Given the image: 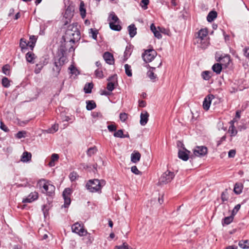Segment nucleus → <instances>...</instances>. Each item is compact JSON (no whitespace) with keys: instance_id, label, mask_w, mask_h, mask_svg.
<instances>
[{"instance_id":"8fccbe9b","label":"nucleus","mask_w":249,"mask_h":249,"mask_svg":"<svg viewBox=\"0 0 249 249\" xmlns=\"http://www.w3.org/2000/svg\"><path fill=\"white\" fill-rule=\"evenodd\" d=\"M107 129L109 132H112L116 131L117 127L115 125L112 124L107 126Z\"/></svg>"},{"instance_id":"9d476101","label":"nucleus","mask_w":249,"mask_h":249,"mask_svg":"<svg viewBox=\"0 0 249 249\" xmlns=\"http://www.w3.org/2000/svg\"><path fill=\"white\" fill-rule=\"evenodd\" d=\"M190 151L186 149L184 146L182 149H179L178 151V157L183 161H187L190 158Z\"/></svg>"},{"instance_id":"423d86ee","label":"nucleus","mask_w":249,"mask_h":249,"mask_svg":"<svg viewBox=\"0 0 249 249\" xmlns=\"http://www.w3.org/2000/svg\"><path fill=\"white\" fill-rule=\"evenodd\" d=\"M66 60V57L63 55H62L59 57H56L54 59V63L55 68L53 69V71H56L57 73H59L60 71L61 66L65 64Z\"/></svg>"},{"instance_id":"a18cd8bd","label":"nucleus","mask_w":249,"mask_h":249,"mask_svg":"<svg viewBox=\"0 0 249 249\" xmlns=\"http://www.w3.org/2000/svg\"><path fill=\"white\" fill-rule=\"evenodd\" d=\"M78 177L77 173L75 172H72L70 173L69 178L71 181L75 180Z\"/></svg>"},{"instance_id":"1a4fd4ad","label":"nucleus","mask_w":249,"mask_h":249,"mask_svg":"<svg viewBox=\"0 0 249 249\" xmlns=\"http://www.w3.org/2000/svg\"><path fill=\"white\" fill-rule=\"evenodd\" d=\"M174 176L173 172L167 171L162 175L160 178V181L163 183H167L173 179Z\"/></svg>"},{"instance_id":"ddd939ff","label":"nucleus","mask_w":249,"mask_h":249,"mask_svg":"<svg viewBox=\"0 0 249 249\" xmlns=\"http://www.w3.org/2000/svg\"><path fill=\"white\" fill-rule=\"evenodd\" d=\"M214 96L213 94L208 95L205 98L203 102V107L205 110H208L210 107L212 99H214Z\"/></svg>"},{"instance_id":"3c124183","label":"nucleus","mask_w":249,"mask_h":249,"mask_svg":"<svg viewBox=\"0 0 249 249\" xmlns=\"http://www.w3.org/2000/svg\"><path fill=\"white\" fill-rule=\"evenodd\" d=\"M131 170L132 173L136 175L140 174V171L138 169L137 167L136 166H133L131 168Z\"/></svg>"},{"instance_id":"f704fd0d","label":"nucleus","mask_w":249,"mask_h":249,"mask_svg":"<svg viewBox=\"0 0 249 249\" xmlns=\"http://www.w3.org/2000/svg\"><path fill=\"white\" fill-rule=\"evenodd\" d=\"M45 65H46V64H45V62H44L43 63H39L37 64L36 65V68L35 69V71H34L35 73H36V74L39 73L40 72L42 69L43 68V66Z\"/></svg>"},{"instance_id":"e433bc0d","label":"nucleus","mask_w":249,"mask_h":249,"mask_svg":"<svg viewBox=\"0 0 249 249\" xmlns=\"http://www.w3.org/2000/svg\"><path fill=\"white\" fill-rule=\"evenodd\" d=\"M211 72L209 71H204L201 73L202 78L205 80H209L211 77Z\"/></svg>"},{"instance_id":"9b49d317","label":"nucleus","mask_w":249,"mask_h":249,"mask_svg":"<svg viewBox=\"0 0 249 249\" xmlns=\"http://www.w3.org/2000/svg\"><path fill=\"white\" fill-rule=\"evenodd\" d=\"M108 83L107 84V89L109 91H112L114 89V86L117 83V76L115 74L107 79Z\"/></svg>"},{"instance_id":"72a5a7b5","label":"nucleus","mask_w":249,"mask_h":249,"mask_svg":"<svg viewBox=\"0 0 249 249\" xmlns=\"http://www.w3.org/2000/svg\"><path fill=\"white\" fill-rule=\"evenodd\" d=\"M233 216H234L231 214V215L225 217L222 221V224H230L233 221Z\"/></svg>"},{"instance_id":"338daca9","label":"nucleus","mask_w":249,"mask_h":249,"mask_svg":"<svg viewBox=\"0 0 249 249\" xmlns=\"http://www.w3.org/2000/svg\"><path fill=\"white\" fill-rule=\"evenodd\" d=\"M28 44H28V47L29 46L30 47V48L31 49V50H33L35 46V43L28 42Z\"/></svg>"},{"instance_id":"4468645a","label":"nucleus","mask_w":249,"mask_h":249,"mask_svg":"<svg viewBox=\"0 0 249 249\" xmlns=\"http://www.w3.org/2000/svg\"><path fill=\"white\" fill-rule=\"evenodd\" d=\"M38 195L36 192H34L30 193L25 198L23 199V203H31L38 198Z\"/></svg>"},{"instance_id":"a878e982","label":"nucleus","mask_w":249,"mask_h":249,"mask_svg":"<svg viewBox=\"0 0 249 249\" xmlns=\"http://www.w3.org/2000/svg\"><path fill=\"white\" fill-rule=\"evenodd\" d=\"M86 104V108L88 110H91L96 107V105L93 100L87 101Z\"/></svg>"},{"instance_id":"6e6552de","label":"nucleus","mask_w":249,"mask_h":249,"mask_svg":"<svg viewBox=\"0 0 249 249\" xmlns=\"http://www.w3.org/2000/svg\"><path fill=\"white\" fill-rule=\"evenodd\" d=\"M72 231L80 236H84L87 233V231L85 230L82 224L77 222L74 224L71 227Z\"/></svg>"},{"instance_id":"0e129e2a","label":"nucleus","mask_w":249,"mask_h":249,"mask_svg":"<svg viewBox=\"0 0 249 249\" xmlns=\"http://www.w3.org/2000/svg\"><path fill=\"white\" fill-rule=\"evenodd\" d=\"M29 120L18 121V122L19 124L21 126H23L24 125L27 124Z\"/></svg>"},{"instance_id":"bf43d9fd","label":"nucleus","mask_w":249,"mask_h":249,"mask_svg":"<svg viewBox=\"0 0 249 249\" xmlns=\"http://www.w3.org/2000/svg\"><path fill=\"white\" fill-rule=\"evenodd\" d=\"M69 69L70 70L71 73V74H76L77 70L73 65H71V66L69 68Z\"/></svg>"},{"instance_id":"2f4dec72","label":"nucleus","mask_w":249,"mask_h":249,"mask_svg":"<svg viewBox=\"0 0 249 249\" xmlns=\"http://www.w3.org/2000/svg\"><path fill=\"white\" fill-rule=\"evenodd\" d=\"M222 65L219 63L214 64L212 67L213 71L216 74H219L222 70Z\"/></svg>"},{"instance_id":"aec40b11","label":"nucleus","mask_w":249,"mask_h":249,"mask_svg":"<svg viewBox=\"0 0 249 249\" xmlns=\"http://www.w3.org/2000/svg\"><path fill=\"white\" fill-rule=\"evenodd\" d=\"M32 154L30 152H24L21 156V161L23 162H27L31 160Z\"/></svg>"},{"instance_id":"a19ab883","label":"nucleus","mask_w":249,"mask_h":249,"mask_svg":"<svg viewBox=\"0 0 249 249\" xmlns=\"http://www.w3.org/2000/svg\"><path fill=\"white\" fill-rule=\"evenodd\" d=\"M2 72L4 74L6 75H9L10 72V66L8 65H5L2 67Z\"/></svg>"},{"instance_id":"052dcab7","label":"nucleus","mask_w":249,"mask_h":249,"mask_svg":"<svg viewBox=\"0 0 249 249\" xmlns=\"http://www.w3.org/2000/svg\"><path fill=\"white\" fill-rule=\"evenodd\" d=\"M235 155V150L232 149L230 150L228 152V156L230 158H233Z\"/></svg>"},{"instance_id":"393cba45","label":"nucleus","mask_w":249,"mask_h":249,"mask_svg":"<svg viewBox=\"0 0 249 249\" xmlns=\"http://www.w3.org/2000/svg\"><path fill=\"white\" fill-rule=\"evenodd\" d=\"M243 188L242 184L240 183H236L234 185V192L236 194H240Z\"/></svg>"},{"instance_id":"0eeeda50","label":"nucleus","mask_w":249,"mask_h":249,"mask_svg":"<svg viewBox=\"0 0 249 249\" xmlns=\"http://www.w3.org/2000/svg\"><path fill=\"white\" fill-rule=\"evenodd\" d=\"M72 193V190L70 188H66L63 192V197L64 200V207H68L71 204V195Z\"/></svg>"},{"instance_id":"c756f323","label":"nucleus","mask_w":249,"mask_h":249,"mask_svg":"<svg viewBox=\"0 0 249 249\" xmlns=\"http://www.w3.org/2000/svg\"><path fill=\"white\" fill-rule=\"evenodd\" d=\"M58 130V124H55L52 126L51 127L45 130V131L47 133L53 134Z\"/></svg>"},{"instance_id":"2eb2a0df","label":"nucleus","mask_w":249,"mask_h":249,"mask_svg":"<svg viewBox=\"0 0 249 249\" xmlns=\"http://www.w3.org/2000/svg\"><path fill=\"white\" fill-rule=\"evenodd\" d=\"M38 184H39L40 188H42L43 189V190H42V192L43 193H45L49 189V186L52 185L49 181H46L45 179L40 180L38 181Z\"/></svg>"},{"instance_id":"4c0bfd02","label":"nucleus","mask_w":249,"mask_h":249,"mask_svg":"<svg viewBox=\"0 0 249 249\" xmlns=\"http://www.w3.org/2000/svg\"><path fill=\"white\" fill-rule=\"evenodd\" d=\"M124 69L126 74L129 77L132 76V73L131 71V66L128 64H125Z\"/></svg>"},{"instance_id":"39448f33","label":"nucleus","mask_w":249,"mask_h":249,"mask_svg":"<svg viewBox=\"0 0 249 249\" xmlns=\"http://www.w3.org/2000/svg\"><path fill=\"white\" fill-rule=\"evenodd\" d=\"M157 52L153 49L146 50L142 55V57L144 62L149 63L151 62L157 55Z\"/></svg>"},{"instance_id":"e2e57ef3","label":"nucleus","mask_w":249,"mask_h":249,"mask_svg":"<svg viewBox=\"0 0 249 249\" xmlns=\"http://www.w3.org/2000/svg\"><path fill=\"white\" fill-rule=\"evenodd\" d=\"M37 38L35 36H32L30 37V42L35 43H36Z\"/></svg>"},{"instance_id":"09e8293b","label":"nucleus","mask_w":249,"mask_h":249,"mask_svg":"<svg viewBox=\"0 0 249 249\" xmlns=\"http://www.w3.org/2000/svg\"><path fill=\"white\" fill-rule=\"evenodd\" d=\"M95 74L98 78H102L103 77L102 71L99 69L95 71Z\"/></svg>"},{"instance_id":"69168bd1","label":"nucleus","mask_w":249,"mask_h":249,"mask_svg":"<svg viewBox=\"0 0 249 249\" xmlns=\"http://www.w3.org/2000/svg\"><path fill=\"white\" fill-rule=\"evenodd\" d=\"M62 120L63 122H64V121L68 122V121H70L71 120V119L69 116H65L62 118Z\"/></svg>"},{"instance_id":"b1692460","label":"nucleus","mask_w":249,"mask_h":249,"mask_svg":"<svg viewBox=\"0 0 249 249\" xmlns=\"http://www.w3.org/2000/svg\"><path fill=\"white\" fill-rule=\"evenodd\" d=\"M28 42L24 38H21L20 40L19 46L21 48V50L22 52H25L27 49Z\"/></svg>"},{"instance_id":"774afa93","label":"nucleus","mask_w":249,"mask_h":249,"mask_svg":"<svg viewBox=\"0 0 249 249\" xmlns=\"http://www.w3.org/2000/svg\"><path fill=\"white\" fill-rule=\"evenodd\" d=\"M240 113L241 112L239 110L236 111V115H235V120L237 121L236 119H239L240 118Z\"/></svg>"},{"instance_id":"20e7f679","label":"nucleus","mask_w":249,"mask_h":249,"mask_svg":"<svg viewBox=\"0 0 249 249\" xmlns=\"http://www.w3.org/2000/svg\"><path fill=\"white\" fill-rule=\"evenodd\" d=\"M207 153V148L204 146H196L193 150V154L190 155V159L195 157H203Z\"/></svg>"},{"instance_id":"de8ad7c7","label":"nucleus","mask_w":249,"mask_h":249,"mask_svg":"<svg viewBox=\"0 0 249 249\" xmlns=\"http://www.w3.org/2000/svg\"><path fill=\"white\" fill-rule=\"evenodd\" d=\"M127 119V114L125 113H121L120 114V119L123 122H124Z\"/></svg>"},{"instance_id":"7c9ffc66","label":"nucleus","mask_w":249,"mask_h":249,"mask_svg":"<svg viewBox=\"0 0 249 249\" xmlns=\"http://www.w3.org/2000/svg\"><path fill=\"white\" fill-rule=\"evenodd\" d=\"M79 10L82 18H84L86 16V10L83 1L80 2Z\"/></svg>"},{"instance_id":"412c9836","label":"nucleus","mask_w":249,"mask_h":249,"mask_svg":"<svg viewBox=\"0 0 249 249\" xmlns=\"http://www.w3.org/2000/svg\"><path fill=\"white\" fill-rule=\"evenodd\" d=\"M155 69V67H150V70L147 72V76L153 82L157 77V75L153 72V70Z\"/></svg>"},{"instance_id":"79ce46f5","label":"nucleus","mask_w":249,"mask_h":249,"mask_svg":"<svg viewBox=\"0 0 249 249\" xmlns=\"http://www.w3.org/2000/svg\"><path fill=\"white\" fill-rule=\"evenodd\" d=\"M97 151V149L95 147H90L87 150V153L89 156H91Z\"/></svg>"},{"instance_id":"49530a36","label":"nucleus","mask_w":249,"mask_h":249,"mask_svg":"<svg viewBox=\"0 0 249 249\" xmlns=\"http://www.w3.org/2000/svg\"><path fill=\"white\" fill-rule=\"evenodd\" d=\"M241 207V205L238 204L236 205L233 208V209L232 211L231 214L233 216H234L237 213V212L239 211Z\"/></svg>"},{"instance_id":"864d4df0","label":"nucleus","mask_w":249,"mask_h":249,"mask_svg":"<svg viewBox=\"0 0 249 249\" xmlns=\"http://www.w3.org/2000/svg\"><path fill=\"white\" fill-rule=\"evenodd\" d=\"M115 249H129V248L128 245L124 243L122 245L116 246Z\"/></svg>"},{"instance_id":"dca6fc26","label":"nucleus","mask_w":249,"mask_h":249,"mask_svg":"<svg viewBox=\"0 0 249 249\" xmlns=\"http://www.w3.org/2000/svg\"><path fill=\"white\" fill-rule=\"evenodd\" d=\"M149 114L146 111H143L140 115V124L144 126L145 125L148 120Z\"/></svg>"},{"instance_id":"603ef678","label":"nucleus","mask_w":249,"mask_h":249,"mask_svg":"<svg viewBox=\"0 0 249 249\" xmlns=\"http://www.w3.org/2000/svg\"><path fill=\"white\" fill-rule=\"evenodd\" d=\"M0 128L1 130L5 132H7L9 131V129L8 128V127L1 121L0 122Z\"/></svg>"},{"instance_id":"5fc2aeb1","label":"nucleus","mask_w":249,"mask_h":249,"mask_svg":"<svg viewBox=\"0 0 249 249\" xmlns=\"http://www.w3.org/2000/svg\"><path fill=\"white\" fill-rule=\"evenodd\" d=\"M90 33L92 34V38L96 40L98 31L97 30H93L92 29H90Z\"/></svg>"},{"instance_id":"6e6d98bb","label":"nucleus","mask_w":249,"mask_h":249,"mask_svg":"<svg viewBox=\"0 0 249 249\" xmlns=\"http://www.w3.org/2000/svg\"><path fill=\"white\" fill-rule=\"evenodd\" d=\"M59 159V155L57 154H53L51 156V160L55 162Z\"/></svg>"},{"instance_id":"bb28decb","label":"nucleus","mask_w":249,"mask_h":249,"mask_svg":"<svg viewBox=\"0 0 249 249\" xmlns=\"http://www.w3.org/2000/svg\"><path fill=\"white\" fill-rule=\"evenodd\" d=\"M217 17V13L214 11H211L207 17V20L208 22H212Z\"/></svg>"},{"instance_id":"f8f14e48","label":"nucleus","mask_w":249,"mask_h":249,"mask_svg":"<svg viewBox=\"0 0 249 249\" xmlns=\"http://www.w3.org/2000/svg\"><path fill=\"white\" fill-rule=\"evenodd\" d=\"M73 9L72 6H69L66 8L65 12L64 15V18H65L67 20L65 21V24H67L70 21L71 19L73 16Z\"/></svg>"},{"instance_id":"473e14b6","label":"nucleus","mask_w":249,"mask_h":249,"mask_svg":"<svg viewBox=\"0 0 249 249\" xmlns=\"http://www.w3.org/2000/svg\"><path fill=\"white\" fill-rule=\"evenodd\" d=\"M93 88V84L91 83H88L86 84L84 88V90L86 93H90L91 92L92 89Z\"/></svg>"},{"instance_id":"f03ea898","label":"nucleus","mask_w":249,"mask_h":249,"mask_svg":"<svg viewBox=\"0 0 249 249\" xmlns=\"http://www.w3.org/2000/svg\"><path fill=\"white\" fill-rule=\"evenodd\" d=\"M196 42L199 44L198 46L202 49H205L209 45V42L207 39L208 31L206 29H200L197 33Z\"/></svg>"},{"instance_id":"6ab92c4d","label":"nucleus","mask_w":249,"mask_h":249,"mask_svg":"<svg viewBox=\"0 0 249 249\" xmlns=\"http://www.w3.org/2000/svg\"><path fill=\"white\" fill-rule=\"evenodd\" d=\"M129 35L131 38L133 37L137 34V28L135 24H131L127 27Z\"/></svg>"},{"instance_id":"c85d7f7f","label":"nucleus","mask_w":249,"mask_h":249,"mask_svg":"<svg viewBox=\"0 0 249 249\" xmlns=\"http://www.w3.org/2000/svg\"><path fill=\"white\" fill-rule=\"evenodd\" d=\"M35 58V55L32 52H28L26 54V60L31 63H34L33 60Z\"/></svg>"},{"instance_id":"7ed1b4c3","label":"nucleus","mask_w":249,"mask_h":249,"mask_svg":"<svg viewBox=\"0 0 249 249\" xmlns=\"http://www.w3.org/2000/svg\"><path fill=\"white\" fill-rule=\"evenodd\" d=\"M110 28L114 31H120L122 27L120 25V19L114 12L110 13L107 18Z\"/></svg>"},{"instance_id":"4d7b16f0","label":"nucleus","mask_w":249,"mask_h":249,"mask_svg":"<svg viewBox=\"0 0 249 249\" xmlns=\"http://www.w3.org/2000/svg\"><path fill=\"white\" fill-rule=\"evenodd\" d=\"M221 198L223 202L227 201L228 199L227 193L226 192H223L221 194Z\"/></svg>"},{"instance_id":"4be33fe9","label":"nucleus","mask_w":249,"mask_h":249,"mask_svg":"<svg viewBox=\"0 0 249 249\" xmlns=\"http://www.w3.org/2000/svg\"><path fill=\"white\" fill-rule=\"evenodd\" d=\"M141 158V154L139 152L133 153L131 155V160L133 163L138 162Z\"/></svg>"},{"instance_id":"cd10ccee","label":"nucleus","mask_w":249,"mask_h":249,"mask_svg":"<svg viewBox=\"0 0 249 249\" xmlns=\"http://www.w3.org/2000/svg\"><path fill=\"white\" fill-rule=\"evenodd\" d=\"M238 245L242 249H249V240H241L239 242Z\"/></svg>"},{"instance_id":"13d9d810","label":"nucleus","mask_w":249,"mask_h":249,"mask_svg":"<svg viewBox=\"0 0 249 249\" xmlns=\"http://www.w3.org/2000/svg\"><path fill=\"white\" fill-rule=\"evenodd\" d=\"M130 54H131L130 48L127 46L126 47L125 51L124 53V57H126L127 58V57L128 56H129L130 55Z\"/></svg>"},{"instance_id":"680f3d73","label":"nucleus","mask_w":249,"mask_h":249,"mask_svg":"<svg viewBox=\"0 0 249 249\" xmlns=\"http://www.w3.org/2000/svg\"><path fill=\"white\" fill-rule=\"evenodd\" d=\"M243 51L245 56L249 59V48H244Z\"/></svg>"},{"instance_id":"ea45409f","label":"nucleus","mask_w":249,"mask_h":249,"mask_svg":"<svg viewBox=\"0 0 249 249\" xmlns=\"http://www.w3.org/2000/svg\"><path fill=\"white\" fill-rule=\"evenodd\" d=\"M113 136L116 138H122V137H124L123 130L122 129H119L117 131H115L113 134Z\"/></svg>"},{"instance_id":"a211bd4d","label":"nucleus","mask_w":249,"mask_h":249,"mask_svg":"<svg viewBox=\"0 0 249 249\" xmlns=\"http://www.w3.org/2000/svg\"><path fill=\"white\" fill-rule=\"evenodd\" d=\"M235 122H236L235 119H233L230 122L231 125L229 128V132L231 137L235 136L237 133V131L234 126V123Z\"/></svg>"},{"instance_id":"f3484780","label":"nucleus","mask_w":249,"mask_h":249,"mask_svg":"<svg viewBox=\"0 0 249 249\" xmlns=\"http://www.w3.org/2000/svg\"><path fill=\"white\" fill-rule=\"evenodd\" d=\"M103 58L106 63L109 65L112 64L114 62L113 55L108 52H105L104 53Z\"/></svg>"},{"instance_id":"58836bf2","label":"nucleus","mask_w":249,"mask_h":249,"mask_svg":"<svg viewBox=\"0 0 249 249\" xmlns=\"http://www.w3.org/2000/svg\"><path fill=\"white\" fill-rule=\"evenodd\" d=\"M1 82L2 86L5 88H8L10 86V81L7 77H3Z\"/></svg>"},{"instance_id":"37998d69","label":"nucleus","mask_w":249,"mask_h":249,"mask_svg":"<svg viewBox=\"0 0 249 249\" xmlns=\"http://www.w3.org/2000/svg\"><path fill=\"white\" fill-rule=\"evenodd\" d=\"M26 132L25 131H18L16 135V137L18 139H21L25 138L26 136Z\"/></svg>"},{"instance_id":"c03bdc74","label":"nucleus","mask_w":249,"mask_h":249,"mask_svg":"<svg viewBox=\"0 0 249 249\" xmlns=\"http://www.w3.org/2000/svg\"><path fill=\"white\" fill-rule=\"evenodd\" d=\"M149 3V0H142L140 3L141 7L144 10L147 9V5Z\"/></svg>"},{"instance_id":"f257e3e1","label":"nucleus","mask_w":249,"mask_h":249,"mask_svg":"<svg viewBox=\"0 0 249 249\" xmlns=\"http://www.w3.org/2000/svg\"><path fill=\"white\" fill-rule=\"evenodd\" d=\"M106 184L104 180H99L94 179L89 180L86 184V187L90 192H101L102 187Z\"/></svg>"},{"instance_id":"5701e85b","label":"nucleus","mask_w":249,"mask_h":249,"mask_svg":"<svg viewBox=\"0 0 249 249\" xmlns=\"http://www.w3.org/2000/svg\"><path fill=\"white\" fill-rule=\"evenodd\" d=\"M150 29L151 31L153 33L155 36L157 38L160 39L162 37L161 34L156 29V27L155 26L154 24L152 23L151 24Z\"/></svg>"},{"instance_id":"c9c22d12","label":"nucleus","mask_w":249,"mask_h":249,"mask_svg":"<svg viewBox=\"0 0 249 249\" xmlns=\"http://www.w3.org/2000/svg\"><path fill=\"white\" fill-rule=\"evenodd\" d=\"M55 189V186L52 184L49 186V189L45 192V194L49 196H52L54 193Z\"/></svg>"}]
</instances>
